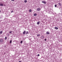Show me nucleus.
I'll return each instance as SVG.
<instances>
[{
	"instance_id": "obj_8",
	"label": "nucleus",
	"mask_w": 62,
	"mask_h": 62,
	"mask_svg": "<svg viewBox=\"0 0 62 62\" xmlns=\"http://www.w3.org/2000/svg\"><path fill=\"white\" fill-rule=\"evenodd\" d=\"M55 29H56V30H57V29H58V28L56 27H55Z\"/></svg>"
},
{
	"instance_id": "obj_21",
	"label": "nucleus",
	"mask_w": 62,
	"mask_h": 62,
	"mask_svg": "<svg viewBox=\"0 0 62 62\" xmlns=\"http://www.w3.org/2000/svg\"><path fill=\"white\" fill-rule=\"evenodd\" d=\"M37 56H39V54H38V55H37Z\"/></svg>"
},
{
	"instance_id": "obj_16",
	"label": "nucleus",
	"mask_w": 62,
	"mask_h": 62,
	"mask_svg": "<svg viewBox=\"0 0 62 62\" xmlns=\"http://www.w3.org/2000/svg\"><path fill=\"white\" fill-rule=\"evenodd\" d=\"M29 11V12H31V11H32V10H31V9H30Z\"/></svg>"
},
{
	"instance_id": "obj_5",
	"label": "nucleus",
	"mask_w": 62,
	"mask_h": 62,
	"mask_svg": "<svg viewBox=\"0 0 62 62\" xmlns=\"http://www.w3.org/2000/svg\"><path fill=\"white\" fill-rule=\"evenodd\" d=\"M0 6H3V4L2 3H0Z\"/></svg>"
},
{
	"instance_id": "obj_25",
	"label": "nucleus",
	"mask_w": 62,
	"mask_h": 62,
	"mask_svg": "<svg viewBox=\"0 0 62 62\" xmlns=\"http://www.w3.org/2000/svg\"><path fill=\"white\" fill-rule=\"evenodd\" d=\"M45 41H46V39H45Z\"/></svg>"
},
{
	"instance_id": "obj_13",
	"label": "nucleus",
	"mask_w": 62,
	"mask_h": 62,
	"mask_svg": "<svg viewBox=\"0 0 62 62\" xmlns=\"http://www.w3.org/2000/svg\"><path fill=\"white\" fill-rule=\"evenodd\" d=\"M7 39V37H5V40H6Z\"/></svg>"
},
{
	"instance_id": "obj_27",
	"label": "nucleus",
	"mask_w": 62,
	"mask_h": 62,
	"mask_svg": "<svg viewBox=\"0 0 62 62\" xmlns=\"http://www.w3.org/2000/svg\"><path fill=\"white\" fill-rule=\"evenodd\" d=\"M6 5H4V6H5Z\"/></svg>"
},
{
	"instance_id": "obj_2",
	"label": "nucleus",
	"mask_w": 62,
	"mask_h": 62,
	"mask_svg": "<svg viewBox=\"0 0 62 62\" xmlns=\"http://www.w3.org/2000/svg\"><path fill=\"white\" fill-rule=\"evenodd\" d=\"M26 33V31H24L23 33V34L24 35V34H25Z\"/></svg>"
},
{
	"instance_id": "obj_28",
	"label": "nucleus",
	"mask_w": 62,
	"mask_h": 62,
	"mask_svg": "<svg viewBox=\"0 0 62 62\" xmlns=\"http://www.w3.org/2000/svg\"><path fill=\"white\" fill-rule=\"evenodd\" d=\"M1 17H0V19H1Z\"/></svg>"
},
{
	"instance_id": "obj_9",
	"label": "nucleus",
	"mask_w": 62,
	"mask_h": 62,
	"mask_svg": "<svg viewBox=\"0 0 62 62\" xmlns=\"http://www.w3.org/2000/svg\"><path fill=\"white\" fill-rule=\"evenodd\" d=\"M40 23L39 22H37V24L39 25V23Z\"/></svg>"
},
{
	"instance_id": "obj_22",
	"label": "nucleus",
	"mask_w": 62,
	"mask_h": 62,
	"mask_svg": "<svg viewBox=\"0 0 62 62\" xmlns=\"http://www.w3.org/2000/svg\"><path fill=\"white\" fill-rule=\"evenodd\" d=\"M12 1H14V0H11Z\"/></svg>"
},
{
	"instance_id": "obj_12",
	"label": "nucleus",
	"mask_w": 62,
	"mask_h": 62,
	"mask_svg": "<svg viewBox=\"0 0 62 62\" xmlns=\"http://www.w3.org/2000/svg\"><path fill=\"white\" fill-rule=\"evenodd\" d=\"M36 15L37 14H34V16H36Z\"/></svg>"
},
{
	"instance_id": "obj_26",
	"label": "nucleus",
	"mask_w": 62,
	"mask_h": 62,
	"mask_svg": "<svg viewBox=\"0 0 62 62\" xmlns=\"http://www.w3.org/2000/svg\"><path fill=\"white\" fill-rule=\"evenodd\" d=\"M19 62H21V61H20Z\"/></svg>"
},
{
	"instance_id": "obj_20",
	"label": "nucleus",
	"mask_w": 62,
	"mask_h": 62,
	"mask_svg": "<svg viewBox=\"0 0 62 62\" xmlns=\"http://www.w3.org/2000/svg\"><path fill=\"white\" fill-rule=\"evenodd\" d=\"M57 6V5H55V7H56Z\"/></svg>"
},
{
	"instance_id": "obj_6",
	"label": "nucleus",
	"mask_w": 62,
	"mask_h": 62,
	"mask_svg": "<svg viewBox=\"0 0 62 62\" xmlns=\"http://www.w3.org/2000/svg\"><path fill=\"white\" fill-rule=\"evenodd\" d=\"M46 34H47V35H48L50 33L48 31H47L46 32Z\"/></svg>"
},
{
	"instance_id": "obj_3",
	"label": "nucleus",
	"mask_w": 62,
	"mask_h": 62,
	"mask_svg": "<svg viewBox=\"0 0 62 62\" xmlns=\"http://www.w3.org/2000/svg\"><path fill=\"white\" fill-rule=\"evenodd\" d=\"M41 39H44V36H41Z\"/></svg>"
},
{
	"instance_id": "obj_4",
	"label": "nucleus",
	"mask_w": 62,
	"mask_h": 62,
	"mask_svg": "<svg viewBox=\"0 0 62 62\" xmlns=\"http://www.w3.org/2000/svg\"><path fill=\"white\" fill-rule=\"evenodd\" d=\"M42 3H44V4H46V2L45 1H43L42 2Z\"/></svg>"
},
{
	"instance_id": "obj_15",
	"label": "nucleus",
	"mask_w": 62,
	"mask_h": 62,
	"mask_svg": "<svg viewBox=\"0 0 62 62\" xmlns=\"http://www.w3.org/2000/svg\"><path fill=\"white\" fill-rule=\"evenodd\" d=\"M58 4L60 6H61V3H59Z\"/></svg>"
},
{
	"instance_id": "obj_19",
	"label": "nucleus",
	"mask_w": 62,
	"mask_h": 62,
	"mask_svg": "<svg viewBox=\"0 0 62 62\" xmlns=\"http://www.w3.org/2000/svg\"><path fill=\"white\" fill-rule=\"evenodd\" d=\"M37 35V36L39 37V36L40 35H39V34H38Z\"/></svg>"
},
{
	"instance_id": "obj_29",
	"label": "nucleus",
	"mask_w": 62,
	"mask_h": 62,
	"mask_svg": "<svg viewBox=\"0 0 62 62\" xmlns=\"http://www.w3.org/2000/svg\"><path fill=\"white\" fill-rule=\"evenodd\" d=\"M1 12V10H0V12Z\"/></svg>"
},
{
	"instance_id": "obj_14",
	"label": "nucleus",
	"mask_w": 62,
	"mask_h": 62,
	"mask_svg": "<svg viewBox=\"0 0 62 62\" xmlns=\"http://www.w3.org/2000/svg\"><path fill=\"white\" fill-rule=\"evenodd\" d=\"M12 43V41L11 40H10V43Z\"/></svg>"
},
{
	"instance_id": "obj_11",
	"label": "nucleus",
	"mask_w": 62,
	"mask_h": 62,
	"mask_svg": "<svg viewBox=\"0 0 62 62\" xmlns=\"http://www.w3.org/2000/svg\"><path fill=\"white\" fill-rule=\"evenodd\" d=\"M3 39H1L0 40V42H3Z\"/></svg>"
},
{
	"instance_id": "obj_10",
	"label": "nucleus",
	"mask_w": 62,
	"mask_h": 62,
	"mask_svg": "<svg viewBox=\"0 0 62 62\" xmlns=\"http://www.w3.org/2000/svg\"><path fill=\"white\" fill-rule=\"evenodd\" d=\"M3 33V31H0V34H1Z\"/></svg>"
},
{
	"instance_id": "obj_24",
	"label": "nucleus",
	"mask_w": 62,
	"mask_h": 62,
	"mask_svg": "<svg viewBox=\"0 0 62 62\" xmlns=\"http://www.w3.org/2000/svg\"><path fill=\"white\" fill-rule=\"evenodd\" d=\"M12 32H11V31H10L9 32V33H11Z\"/></svg>"
},
{
	"instance_id": "obj_30",
	"label": "nucleus",
	"mask_w": 62,
	"mask_h": 62,
	"mask_svg": "<svg viewBox=\"0 0 62 62\" xmlns=\"http://www.w3.org/2000/svg\"><path fill=\"white\" fill-rule=\"evenodd\" d=\"M8 35H9V34H8Z\"/></svg>"
},
{
	"instance_id": "obj_1",
	"label": "nucleus",
	"mask_w": 62,
	"mask_h": 62,
	"mask_svg": "<svg viewBox=\"0 0 62 62\" xmlns=\"http://www.w3.org/2000/svg\"><path fill=\"white\" fill-rule=\"evenodd\" d=\"M41 9V8H38L37 9V11H39Z\"/></svg>"
},
{
	"instance_id": "obj_17",
	"label": "nucleus",
	"mask_w": 62,
	"mask_h": 62,
	"mask_svg": "<svg viewBox=\"0 0 62 62\" xmlns=\"http://www.w3.org/2000/svg\"><path fill=\"white\" fill-rule=\"evenodd\" d=\"M24 2H25V3H26V2H27V0H25Z\"/></svg>"
},
{
	"instance_id": "obj_23",
	"label": "nucleus",
	"mask_w": 62,
	"mask_h": 62,
	"mask_svg": "<svg viewBox=\"0 0 62 62\" xmlns=\"http://www.w3.org/2000/svg\"><path fill=\"white\" fill-rule=\"evenodd\" d=\"M11 13H12V12H13V11H12L11 12Z\"/></svg>"
},
{
	"instance_id": "obj_7",
	"label": "nucleus",
	"mask_w": 62,
	"mask_h": 62,
	"mask_svg": "<svg viewBox=\"0 0 62 62\" xmlns=\"http://www.w3.org/2000/svg\"><path fill=\"white\" fill-rule=\"evenodd\" d=\"M28 34V31H27L26 32L25 34L26 35H27Z\"/></svg>"
},
{
	"instance_id": "obj_18",
	"label": "nucleus",
	"mask_w": 62,
	"mask_h": 62,
	"mask_svg": "<svg viewBox=\"0 0 62 62\" xmlns=\"http://www.w3.org/2000/svg\"><path fill=\"white\" fill-rule=\"evenodd\" d=\"M22 43H23V41H21L20 42V43H21L22 44Z\"/></svg>"
}]
</instances>
